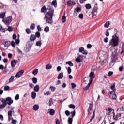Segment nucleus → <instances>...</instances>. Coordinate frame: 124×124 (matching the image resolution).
Returning <instances> with one entry per match:
<instances>
[{
    "label": "nucleus",
    "mask_w": 124,
    "mask_h": 124,
    "mask_svg": "<svg viewBox=\"0 0 124 124\" xmlns=\"http://www.w3.org/2000/svg\"><path fill=\"white\" fill-rule=\"evenodd\" d=\"M47 10H49L47 12L46 14L45 15V17L44 19L46 21L47 24L52 25L53 24V15H54V9L51 6H48L46 8Z\"/></svg>",
    "instance_id": "nucleus-1"
},
{
    "label": "nucleus",
    "mask_w": 124,
    "mask_h": 124,
    "mask_svg": "<svg viewBox=\"0 0 124 124\" xmlns=\"http://www.w3.org/2000/svg\"><path fill=\"white\" fill-rule=\"evenodd\" d=\"M1 102L2 104L0 105V109H2L4 108V107H6V105H11L13 103V101L11 99V97H8L6 98L5 99H2L1 100Z\"/></svg>",
    "instance_id": "nucleus-2"
},
{
    "label": "nucleus",
    "mask_w": 124,
    "mask_h": 124,
    "mask_svg": "<svg viewBox=\"0 0 124 124\" xmlns=\"http://www.w3.org/2000/svg\"><path fill=\"white\" fill-rule=\"evenodd\" d=\"M119 45V38L117 35H113L112 39L110 41L109 46L112 47H116Z\"/></svg>",
    "instance_id": "nucleus-3"
},
{
    "label": "nucleus",
    "mask_w": 124,
    "mask_h": 124,
    "mask_svg": "<svg viewBox=\"0 0 124 124\" xmlns=\"http://www.w3.org/2000/svg\"><path fill=\"white\" fill-rule=\"evenodd\" d=\"M118 60V53L117 52H113L112 53V56H111V62L112 63H115V62L117 61Z\"/></svg>",
    "instance_id": "nucleus-4"
},
{
    "label": "nucleus",
    "mask_w": 124,
    "mask_h": 124,
    "mask_svg": "<svg viewBox=\"0 0 124 124\" xmlns=\"http://www.w3.org/2000/svg\"><path fill=\"white\" fill-rule=\"evenodd\" d=\"M108 95L111 99H113V100H116V99H117V95L116 94V91L109 92L108 93Z\"/></svg>",
    "instance_id": "nucleus-5"
},
{
    "label": "nucleus",
    "mask_w": 124,
    "mask_h": 124,
    "mask_svg": "<svg viewBox=\"0 0 124 124\" xmlns=\"http://www.w3.org/2000/svg\"><path fill=\"white\" fill-rule=\"evenodd\" d=\"M93 103H90L89 104V106L87 109L88 116H91V115H92V112H91V111H93Z\"/></svg>",
    "instance_id": "nucleus-6"
},
{
    "label": "nucleus",
    "mask_w": 124,
    "mask_h": 124,
    "mask_svg": "<svg viewBox=\"0 0 124 124\" xmlns=\"http://www.w3.org/2000/svg\"><path fill=\"white\" fill-rule=\"evenodd\" d=\"M106 110L107 111V112L108 111V115H110V112H112V116H113V120H115V118H116V115H115V110L114 109H112V108H106Z\"/></svg>",
    "instance_id": "nucleus-7"
},
{
    "label": "nucleus",
    "mask_w": 124,
    "mask_h": 124,
    "mask_svg": "<svg viewBox=\"0 0 124 124\" xmlns=\"http://www.w3.org/2000/svg\"><path fill=\"white\" fill-rule=\"evenodd\" d=\"M92 18H93L94 16H96L97 15V6H94V8L93 9L92 12Z\"/></svg>",
    "instance_id": "nucleus-8"
},
{
    "label": "nucleus",
    "mask_w": 124,
    "mask_h": 124,
    "mask_svg": "<svg viewBox=\"0 0 124 124\" xmlns=\"http://www.w3.org/2000/svg\"><path fill=\"white\" fill-rule=\"evenodd\" d=\"M24 72H25V71L23 70H21L18 72L16 75V78H19V77H21V75H23V74H24Z\"/></svg>",
    "instance_id": "nucleus-9"
},
{
    "label": "nucleus",
    "mask_w": 124,
    "mask_h": 124,
    "mask_svg": "<svg viewBox=\"0 0 124 124\" xmlns=\"http://www.w3.org/2000/svg\"><path fill=\"white\" fill-rule=\"evenodd\" d=\"M17 62L18 61L16 60H12L11 62V67H15V66L17 64Z\"/></svg>",
    "instance_id": "nucleus-10"
},
{
    "label": "nucleus",
    "mask_w": 124,
    "mask_h": 124,
    "mask_svg": "<svg viewBox=\"0 0 124 124\" xmlns=\"http://www.w3.org/2000/svg\"><path fill=\"white\" fill-rule=\"evenodd\" d=\"M95 76V74H94V72H91L89 74V77L90 78L89 80H91L93 81V78H94V77Z\"/></svg>",
    "instance_id": "nucleus-11"
},
{
    "label": "nucleus",
    "mask_w": 124,
    "mask_h": 124,
    "mask_svg": "<svg viewBox=\"0 0 124 124\" xmlns=\"http://www.w3.org/2000/svg\"><path fill=\"white\" fill-rule=\"evenodd\" d=\"M8 121H10L12 119V111L10 110L8 112Z\"/></svg>",
    "instance_id": "nucleus-12"
},
{
    "label": "nucleus",
    "mask_w": 124,
    "mask_h": 124,
    "mask_svg": "<svg viewBox=\"0 0 124 124\" xmlns=\"http://www.w3.org/2000/svg\"><path fill=\"white\" fill-rule=\"evenodd\" d=\"M95 117V110H94L91 118L90 119V121L88 122V124H90V123H92V122H93V120L94 119Z\"/></svg>",
    "instance_id": "nucleus-13"
},
{
    "label": "nucleus",
    "mask_w": 124,
    "mask_h": 124,
    "mask_svg": "<svg viewBox=\"0 0 124 124\" xmlns=\"http://www.w3.org/2000/svg\"><path fill=\"white\" fill-rule=\"evenodd\" d=\"M36 39V37L34 34H32L30 36V41L34 42Z\"/></svg>",
    "instance_id": "nucleus-14"
},
{
    "label": "nucleus",
    "mask_w": 124,
    "mask_h": 124,
    "mask_svg": "<svg viewBox=\"0 0 124 124\" xmlns=\"http://www.w3.org/2000/svg\"><path fill=\"white\" fill-rule=\"evenodd\" d=\"M63 78V73L62 72L60 73L58 76V79H62V78Z\"/></svg>",
    "instance_id": "nucleus-15"
},
{
    "label": "nucleus",
    "mask_w": 124,
    "mask_h": 124,
    "mask_svg": "<svg viewBox=\"0 0 124 124\" xmlns=\"http://www.w3.org/2000/svg\"><path fill=\"white\" fill-rule=\"evenodd\" d=\"M41 12L43 13H45L47 12V8L45 7V6H44L43 7L41 8Z\"/></svg>",
    "instance_id": "nucleus-16"
},
{
    "label": "nucleus",
    "mask_w": 124,
    "mask_h": 124,
    "mask_svg": "<svg viewBox=\"0 0 124 124\" xmlns=\"http://www.w3.org/2000/svg\"><path fill=\"white\" fill-rule=\"evenodd\" d=\"M31 97L32 99H35V97H36V93L35 92L33 91L31 92Z\"/></svg>",
    "instance_id": "nucleus-17"
},
{
    "label": "nucleus",
    "mask_w": 124,
    "mask_h": 124,
    "mask_svg": "<svg viewBox=\"0 0 124 124\" xmlns=\"http://www.w3.org/2000/svg\"><path fill=\"white\" fill-rule=\"evenodd\" d=\"M4 46L5 47H9L10 46V41H5Z\"/></svg>",
    "instance_id": "nucleus-18"
},
{
    "label": "nucleus",
    "mask_w": 124,
    "mask_h": 124,
    "mask_svg": "<svg viewBox=\"0 0 124 124\" xmlns=\"http://www.w3.org/2000/svg\"><path fill=\"white\" fill-rule=\"evenodd\" d=\"M5 14H6V12H3L2 13H0V18L1 19H4V16H5Z\"/></svg>",
    "instance_id": "nucleus-19"
},
{
    "label": "nucleus",
    "mask_w": 124,
    "mask_h": 124,
    "mask_svg": "<svg viewBox=\"0 0 124 124\" xmlns=\"http://www.w3.org/2000/svg\"><path fill=\"white\" fill-rule=\"evenodd\" d=\"M39 108V106H38V105H34L33 107V110H34V111H37Z\"/></svg>",
    "instance_id": "nucleus-20"
},
{
    "label": "nucleus",
    "mask_w": 124,
    "mask_h": 124,
    "mask_svg": "<svg viewBox=\"0 0 124 124\" xmlns=\"http://www.w3.org/2000/svg\"><path fill=\"white\" fill-rule=\"evenodd\" d=\"M74 11L76 12L79 13V12H81V11H82V9H81L80 7H78L76 8V9H75Z\"/></svg>",
    "instance_id": "nucleus-21"
},
{
    "label": "nucleus",
    "mask_w": 124,
    "mask_h": 124,
    "mask_svg": "<svg viewBox=\"0 0 124 124\" xmlns=\"http://www.w3.org/2000/svg\"><path fill=\"white\" fill-rule=\"evenodd\" d=\"M116 86V83H114L113 85H112L110 87L111 90H112V92H116V89L115 87Z\"/></svg>",
    "instance_id": "nucleus-22"
},
{
    "label": "nucleus",
    "mask_w": 124,
    "mask_h": 124,
    "mask_svg": "<svg viewBox=\"0 0 124 124\" xmlns=\"http://www.w3.org/2000/svg\"><path fill=\"white\" fill-rule=\"evenodd\" d=\"M2 21L5 23V25H6L7 26H9L10 25V21H9V20H8L7 19H6V20H4V19L2 20Z\"/></svg>",
    "instance_id": "nucleus-23"
},
{
    "label": "nucleus",
    "mask_w": 124,
    "mask_h": 124,
    "mask_svg": "<svg viewBox=\"0 0 124 124\" xmlns=\"http://www.w3.org/2000/svg\"><path fill=\"white\" fill-rule=\"evenodd\" d=\"M49 114L51 116H53L55 114V110L52 108H50L49 110Z\"/></svg>",
    "instance_id": "nucleus-24"
},
{
    "label": "nucleus",
    "mask_w": 124,
    "mask_h": 124,
    "mask_svg": "<svg viewBox=\"0 0 124 124\" xmlns=\"http://www.w3.org/2000/svg\"><path fill=\"white\" fill-rule=\"evenodd\" d=\"M121 113H117L116 115L115 116V117L114 118V120H115L116 121H117V120H118L119 119V118H121Z\"/></svg>",
    "instance_id": "nucleus-25"
},
{
    "label": "nucleus",
    "mask_w": 124,
    "mask_h": 124,
    "mask_svg": "<svg viewBox=\"0 0 124 124\" xmlns=\"http://www.w3.org/2000/svg\"><path fill=\"white\" fill-rule=\"evenodd\" d=\"M32 81L33 82V84H37V78L34 77L32 79Z\"/></svg>",
    "instance_id": "nucleus-26"
},
{
    "label": "nucleus",
    "mask_w": 124,
    "mask_h": 124,
    "mask_svg": "<svg viewBox=\"0 0 124 124\" xmlns=\"http://www.w3.org/2000/svg\"><path fill=\"white\" fill-rule=\"evenodd\" d=\"M34 91L35 92H38V91H39V85H36L35 86V87H34Z\"/></svg>",
    "instance_id": "nucleus-27"
},
{
    "label": "nucleus",
    "mask_w": 124,
    "mask_h": 124,
    "mask_svg": "<svg viewBox=\"0 0 124 124\" xmlns=\"http://www.w3.org/2000/svg\"><path fill=\"white\" fill-rule=\"evenodd\" d=\"M73 4H74V2H72L71 0L67 2V5H68V6L73 5Z\"/></svg>",
    "instance_id": "nucleus-28"
},
{
    "label": "nucleus",
    "mask_w": 124,
    "mask_h": 124,
    "mask_svg": "<svg viewBox=\"0 0 124 124\" xmlns=\"http://www.w3.org/2000/svg\"><path fill=\"white\" fill-rule=\"evenodd\" d=\"M14 76H11L10 78L9 79V82L11 83L14 81Z\"/></svg>",
    "instance_id": "nucleus-29"
},
{
    "label": "nucleus",
    "mask_w": 124,
    "mask_h": 124,
    "mask_svg": "<svg viewBox=\"0 0 124 124\" xmlns=\"http://www.w3.org/2000/svg\"><path fill=\"white\" fill-rule=\"evenodd\" d=\"M109 26H110V22L107 21L104 24V27L105 28H109Z\"/></svg>",
    "instance_id": "nucleus-30"
},
{
    "label": "nucleus",
    "mask_w": 124,
    "mask_h": 124,
    "mask_svg": "<svg viewBox=\"0 0 124 124\" xmlns=\"http://www.w3.org/2000/svg\"><path fill=\"white\" fill-rule=\"evenodd\" d=\"M44 31H45V32H49V31H50V29L48 26H46L44 28Z\"/></svg>",
    "instance_id": "nucleus-31"
},
{
    "label": "nucleus",
    "mask_w": 124,
    "mask_h": 124,
    "mask_svg": "<svg viewBox=\"0 0 124 124\" xmlns=\"http://www.w3.org/2000/svg\"><path fill=\"white\" fill-rule=\"evenodd\" d=\"M66 64H68L69 66H73V63L71 62V61H68L66 62Z\"/></svg>",
    "instance_id": "nucleus-32"
},
{
    "label": "nucleus",
    "mask_w": 124,
    "mask_h": 124,
    "mask_svg": "<svg viewBox=\"0 0 124 124\" xmlns=\"http://www.w3.org/2000/svg\"><path fill=\"white\" fill-rule=\"evenodd\" d=\"M42 43L41 42V40L37 41L36 43V46H41Z\"/></svg>",
    "instance_id": "nucleus-33"
},
{
    "label": "nucleus",
    "mask_w": 124,
    "mask_h": 124,
    "mask_svg": "<svg viewBox=\"0 0 124 124\" xmlns=\"http://www.w3.org/2000/svg\"><path fill=\"white\" fill-rule=\"evenodd\" d=\"M35 37H37V38H39L40 37V32L39 31H37L35 33Z\"/></svg>",
    "instance_id": "nucleus-34"
},
{
    "label": "nucleus",
    "mask_w": 124,
    "mask_h": 124,
    "mask_svg": "<svg viewBox=\"0 0 124 124\" xmlns=\"http://www.w3.org/2000/svg\"><path fill=\"white\" fill-rule=\"evenodd\" d=\"M10 45L12 46V47H15L16 46V43L14 41H12L11 42H10Z\"/></svg>",
    "instance_id": "nucleus-35"
},
{
    "label": "nucleus",
    "mask_w": 124,
    "mask_h": 124,
    "mask_svg": "<svg viewBox=\"0 0 124 124\" xmlns=\"http://www.w3.org/2000/svg\"><path fill=\"white\" fill-rule=\"evenodd\" d=\"M70 114L72 115V118H73L75 116V114H76V111L75 110H74L73 111H71L70 112Z\"/></svg>",
    "instance_id": "nucleus-36"
},
{
    "label": "nucleus",
    "mask_w": 124,
    "mask_h": 124,
    "mask_svg": "<svg viewBox=\"0 0 124 124\" xmlns=\"http://www.w3.org/2000/svg\"><path fill=\"white\" fill-rule=\"evenodd\" d=\"M73 121V118H69L68 122L69 124H72V121Z\"/></svg>",
    "instance_id": "nucleus-37"
},
{
    "label": "nucleus",
    "mask_w": 124,
    "mask_h": 124,
    "mask_svg": "<svg viewBox=\"0 0 124 124\" xmlns=\"http://www.w3.org/2000/svg\"><path fill=\"white\" fill-rule=\"evenodd\" d=\"M85 7L86 9H91L92 6L90 4H86L85 5Z\"/></svg>",
    "instance_id": "nucleus-38"
},
{
    "label": "nucleus",
    "mask_w": 124,
    "mask_h": 124,
    "mask_svg": "<svg viewBox=\"0 0 124 124\" xmlns=\"http://www.w3.org/2000/svg\"><path fill=\"white\" fill-rule=\"evenodd\" d=\"M37 73H38V69H34L33 72H32V74L34 75H36V74H37Z\"/></svg>",
    "instance_id": "nucleus-39"
},
{
    "label": "nucleus",
    "mask_w": 124,
    "mask_h": 124,
    "mask_svg": "<svg viewBox=\"0 0 124 124\" xmlns=\"http://www.w3.org/2000/svg\"><path fill=\"white\" fill-rule=\"evenodd\" d=\"M35 28V24L34 23H32L30 26V29L31 30H34V28Z\"/></svg>",
    "instance_id": "nucleus-40"
},
{
    "label": "nucleus",
    "mask_w": 124,
    "mask_h": 124,
    "mask_svg": "<svg viewBox=\"0 0 124 124\" xmlns=\"http://www.w3.org/2000/svg\"><path fill=\"white\" fill-rule=\"evenodd\" d=\"M66 21V17H65V16H63L62 17V23H65V21Z\"/></svg>",
    "instance_id": "nucleus-41"
},
{
    "label": "nucleus",
    "mask_w": 124,
    "mask_h": 124,
    "mask_svg": "<svg viewBox=\"0 0 124 124\" xmlns=\"http://www.w3.org/2000/svg\"><path fill=\"white\" fill-rule=\"evenodd\" d=\"M53 103H54V102H53V99L51 98L49 101V106H51L53 104Z\"/></svg>",
    "instance_id": "nucleus-42"
},
{
    "label": "nucleus",
    "mask_w": 124,
    "mask_h": 124,
    "mask_svg": "<svg viewBox=\"0 0 124 124\" xmlns=\"http://www.w3.org/2000/svg\"><path fill=\"white\" fill-rule=\"evenodd\" d=\"M52 68V65L51 64H48L46 66V69H51Z\"/></svg>",
    "instance_id": "nucleus-43"
},
{
    "label": "nucleus",
    "mask_w": 124,
    "mask_h": 124,
    "mask_svg": "<svg viewBox=\"0 0 124 124\" xmlns=\"http://www.w3.org/2000/svg\"><path fill=\"white\" fill-rule=\"evenodd\" d=\"M58 3H57V0H53L52 2V5H53L54 6H56Z\"/></svg>",
    "instance_id": "nucleus-44"
},
{
    "label": "nucleus",
    "mask_w": 124,
    "mask_h": 124,
    "mask_svg": "<svg viewBox=\"0 0 124 124\" xmlns=\"http://www.w3.org/2000/svg\"><path fill=\"white\" fill-rule=\"evenodd\" d=\"M76 62H77L78 63L81 62V59H80V56H78L77 58L76 59Z\"/></svg>",
    "instance_id": "nucleus-45"
},
{
    "label": "nucleus",
    "mask_w": 124,
    "mask_h": 124,
    "mask_svg": "<svg viewBox=\"0 0 124 124\" xmlns=\"http://www.w3.org/2000/svg\"><path fill=\"white\" fill-rule=\"evenodd\" d=\"M26 33L28 34H30V33H31V30H30V29L29 28H27L26 29Z\"/></svg>",
    "instance_id": "nucleus-46"
},
{
    "label": "nucleus",
    "mask_w": 124,
    "mask_h": 124,
    "mask_svg": "<svg viewBox=\"0 0 124 124\" xmlns=\"http://www.w3.org/2000/svg\"><path fill=\"white\" fill-rule=\"evenodd\" d=\"M7 30L10 32H11L12 31H13V28H12V27L8 26Z\"/></svg>",
    "instance_id": "nucleus-47"
},
{
    "label": "nucleus",
    "mask_w": 124,
    "mask_h": 124,
    "mask_svg": "<svg viewBox=\"0 0 124 124\" xmlns=\"http://www.w3.org/2000/svg\"><path fill=\"white\" fill-rule=\"evenodd\" d=\"M50 89L51 90V92H55V91H56V87L54 86H50Z\"/></svg>",
    "instance_id": "nucleus-48"
},
{
    "label": "nucleus",
    "mask_w": 124,
    "mask_h": 124,
    "mask_svg": "<svg viewBox=\"0 0 124 124\" xmlns=\"http://www.w3.org/2000/svg\"><path fill=\"white\" fill-rule=\"evenodd\" d=\"M11 120H12V124H16V123H17V120H16L15 119H13V118H11Z\"/></svg>",
    "instance_id": "nucleus-49"
},
{
    "label": "nucleus",
    "mask_w": 124,
    "mask_h": 124,
    "mask_svg": "<svg viewBox=\"0 0 124 124\" xmlns=\"http://www.w3.org/2000/svg\"><path fill=\"white\" fill-rule=\"evenodd\" d=\"M78 17L79 19H83L84 18V15L82 13H81L79 15Z\"/></svg>",
    "instance_id": "nucleus-50"
},
{
    "label": "nucleus",
    "mask_w": 124,
    "mask_h": 124,
    "mask_svg": "<svg viewBox=\"0 0 124 124\" xmlns=\"http://www.w3.org/2000/svg\"><path fill=\"white\" fill-rule=\"evenodd\" d=\"M7 20L8 21H9V22H10L11 23V22H12V16H10L8 17L7 18Z\"/></svg>",
    "instance_id": "nucleus-51"
},
{
    "label": "nucleus",
    "mask_w": 124,
    "mask_h": 124,
    "mask_svg": "<svg viewBox=\"0 0 124 124\" xmlns=\"http://www.w3.org/2000/svg\"><path fill=\"white\" fill-rule=\"evenodd\" d=\"M67 69L68 73H69V74H70V73H71V72L72 71V70H71V68H70V67H68Z\"/></svg>",
    "instance_id": "nucleus-52"
},
{
    "label": "nucleus",
    "mask_w": 124,
    "mask_h": 124,
    "mask_svg": "<svg viewBox=\"0 0 124 124\" xmlns=\"http://www.w3.org/2000/svg\"><path fill=\"white\" fill-rule=\"evenodd\" d=\"M69 108H72L73 109L75 108V105L71 104L69 105Z\"/></svg>",
    "instance_id": "nucleus-53"
},
{
    "label": "nucleus",
    "mask_w": 124,
    "mask_h": 124,
    "mask_svg": "<svg viewBox=\"0 0 124 124\" xmlns=\"http://www.w3.org/2000/svg\"><path fill=\"white\" fill-rule=\"evenodd\" d=\"M106 31V36L107 37L109 36V34H110V32H109V30L108 29H107Z\"/></svg>",
    "instance_id": "nucleus-54"
},
{
    "label": "nucleus",
    "mask_w": 124,
    "mask_h": 124,
    "mask_svg": "<svg viewBox=\"0 0 124 124\" xmlns=\"http://www.w3.org/2000/svg\"><path fill=\"white\" fill-rule=\"evenodd\" d=\"M65 114L66 116H69V115H70V112H69V111H68V110H66L65 111Z\"/></svg>",
    "instance_id": "nucleus-55"
},
{
    "label": "nucleus",
    "mask_w": 124,
    "mask_h": 124,
    "mask_svg": "<svg viewBox=\"0 0 124 124\" xmlns=\"http://www.w3.org/2000/svg\"><path fill=\"white\" fill-rule=\"evenodd\" d=\"M81 53L83 55H88V51H87L85 49Z\"/></svg>",
    "instance_id": "nucleus-56"
},
{
    "label": "nucleus",
    "mask_w": 124,
    "mask_h": 124,
    "mask_svg": "<svg viewBox=\"0 0 124 124\" xmlns=\"http://www.w3.org/2000/svg\"><path fill=\"white\" fill-rule=\"evenodd\" d=\"M10 89V87L8 86H6L4 87V91H8Z\"/></svg>",
    "instance_id": "nucleus-57"
},
{
    "label": "nucleus",
    "mask_w": 124,
    "mask_h": 124,
    "mask_svg": "<svg viewBox=\"0 0 124 124\" xmlns=\"http://www.w3.org/2000/svg\"><path fill=\"white\" fill-rule=\"evenodd\" d=\"M19 98H20V95L17 94L15 98V100H18L19 99Z\"/></svg>",
    "instance_id": "nucleus-58"
},
{
    "label": "nucleus",
    "mask_w": 124,
    "mask_h": 124,
    "mask_svg": "<svg viewBox=\"0 0 124 124\" xmlns=\"http://www.w3.org/2000/svg\"><path fill=\"white\" fill-rule=\"evenodd\" d=\"M84 49H85L83 47H81L79 48V52L80 53H82V52H83V51H84Z\"/></svg>",
    "instance_id": "nucleus-59"
},
{
    "label": "nucleus",
    "mask_w": 124,
    "mask_h": 124,
    "mask_svg": "<svg viewBox=\"0 0 124 124\" xmlns=\"http://www.w3.org/2000/svg\"><path fill=\"white\" fill-rule=\"evenodd\" d=\"M87 47L88 49H91V48H92V47H93V46L91 44H88L87 45Z\"/></svg>",
    "instance_id": "nucleus-60"
},
{
    "label": "nucleus",
    "mask_w": 124,
    "mask_h": 124,
    "mask_svg": "<svg viewBox=\"0 0 124 124\" xmlns=\"http://www.w3.org/2000/svg\"><path fill=\"white\" fill-rule=\"evenodd\" d=\"M72 89H74L75 88H76V84L75 83H71V84Z\"/></svg>",
    "instance_id": "nucleus-61"
},
{
    "label": "nucleus",
    "mask_w": 124,
    "mask_h": 124,
    "mask_svg": "<svg viewBox=\"0 0 124 124\" xmlns=\"http://www.w3.org/2000/svg\"><path fill=\"white\" fill-rule=\"evenodd\" d=\"M37 29L39 32L41 31L42 29H41V27H40V25H38L37 27Z\"/></svg>",
    "instance_id": "nucleus-62"
},
{
    "label": "nucleus",
    "mask_w": 124,
    "mask_h": 124,
    "mask_svg": "<svg viewBox=\"0 0 124 124\" xmlns=\"http://www.w3.org/2000/svg\"><path fill=\"white\" fill-rule=\"evenodd\" d=\"M16 38H17V35H16V34H13V39H14V40H15Z\"/></svg>",
    "instance_id": "nucleus-63"
},
{
    "label": "nucleus",
    "mask_w": 124,
    "mask_h": 124,
    "mask_svg": "<svg viewBox=\"0 0 124 124\" xmlns=\"http://www.w3.org/2000/svg\"><path fill=\"white\" fill-rule=\"evenodd\" d=\"M113 72L112 71H109L108 74V76H112V75H113Z\"/></svg>",
    "instance_id": "nucleus-64"
}]
</instances>
